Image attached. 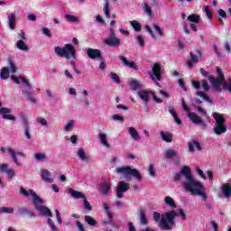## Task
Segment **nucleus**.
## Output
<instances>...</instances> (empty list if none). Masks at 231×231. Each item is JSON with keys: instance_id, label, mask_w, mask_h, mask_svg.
Segmentation results:
<instances>
[{"instance_id": "nucleus-9", "label": "nucleus", "mask_w": 231, "mask_h": 231, "mask_svg": "<svg viewBox=\"0 0 231 231\" xmlns=\"http://www.w3.org/2000/svg\"><path fill=\"white\" fill-rule=\"evenodd\" d=\"M20 118L22 119L23 125V129H24V133H25V137L30 140L32 138V134L30 133L31 131V127H30V124L28 121L27 116L24 115V113H21L20 114Z\"/></svg>"}, {"instance_id": "nucleus-5", "label": "nucleus", "mask_w": 231, "mask_h": 231, "mask_svg": "<svg viewBox=\"0 0 231 231\" xmlns=\"http://www.w3.org/2000/svg\"><path fill=\"white\" fill-rule=\"evenodd\" d=\"M217 74L218 75L217 79H215V77H208V80L215 91H222L220 86L223 85L224 88V81H225V73L219 68V66H217Z\"/></svg>"}, {"instance_id": "nucleus-53", "label": "nucleus", "mask_w": 231, "mask_h": 231, "mask_svg": "<svg viewBox=\"0 0 231 231\" xmlns=\"http://www.w3.org/2000/svg\"><path fill=\"white\" fill-rule=\"evenodd\" d=\"M144 10H145L146 14H148V15H150V16L152 15V7L150 6V5H148V3H144Z\"/></svg>"}, {"instance_id": "nucleus-4", "label": "nucleus", "mask_w": 231, "mask_h": 231, "mask_svg": "<svg viewBox=\"0 0 231 231\" xmlns=\"http://www.w3.org/2000/svg\"><path fill=\"white\" fill-rule=\"evenodd\" d=\"M213 118L216 120V125L214 126L215 134H222L223 133H226L227 127L225 125L226 118L224 115L221 113H213Z\"/></svg>"}, {"instance_id": "nucleus-43", "label": "nucleus", "mask_w": 231, "mask_h": 231, "mask_svg": "<svg viewBox=\"0 0 231 231\" xmlns=\"http://www.w3.org/2000/svg\"><path fill=\"white\" fill-rule=\"evenodd\" d=\"M8 63H9V67L11 68V71H13V73H16L18 68L17 66H15L14 59L12 57H9Z\"/></svg>"}, {"instance_id": "nucleus-18", "label": "nucleus", "mask_w": 231, "mask_h": 231, "mask_svg": "<svg viewBox=\"0 0 231 231\" xmlns=\"http://www.w3.org/2000/svg\"><path fill=\"white\" fill-rule=\"evenodd\" d=\"M188 117L193 122V124H200L201 125H204V127H207V124L203 122L202 118L196 113H189Z\"/></svg>"}, {"instance_id": "nucleus-8", "label": "nucleus", "mask_w": 231, "mask_h": 231, "mask_svg": "<svg viewBox=\"0 0 231 231\" xmlns=\"http://www.w3.org/2000/svg\"><path fill=\"white\" fill-rule=\"evenodd\" d=\"M150 93L152 96L153 100L158 104L162 102V98H159L157 95L153 91H148V89H142V91H138V97L144 101L145 104H148L150 100Z\"/></svg>"}, {"instance_id": "nucleus-52", "label": "nucleus", "mask_w": 231, "mask_h": 231, "mask_svg": "<svg viewBox=\"0 0 231 231\" xmlns=\"http://www.w3.org/2000/svg\"><path fill=\"white\" fill-rule=\"evenodd\" d=\"M176 216H180L183 220L187 219V216L183 210V208H180L178 212H176Z\"/></svg>"}, {"instance_id": "nucleus-54", "label": "nucleus", "mask_w": 231, "mask_h": 231, "mask_svg": "<svg viewBox=\"0 0 231 231\" xmlns=\"http://www.w3.org/2000/svg\"><path fill=\"white\" fill-rule=\"evenodd\" d=\"M73 127H74V122L73 120H69V122H68L67 125H65V131H71Z\"/></svg>"}, {"instance_id": "nucleus-60", "label": "nucleus", "mask_w": 231, "mask_h": 231, "mask_svg": "<svg viewBox=\"0 0 231 231\" xmlns=\"http://www.w3.org/2000/svg\"><path fill=\"white\" fill-rule=\"evenodd\" d=\"M100 60H101V62H100V64H99V68H100V69H103V70H104V69H106V62H105V60H104L102 54H101V59H100Z\"/></svg>"}, {"instance_id": "nucleus-34", "label": "nucleus", "mask_w": 231, "mask_h": 231, "mask_svg": "<svg viewBox=\"0 0 231 231\" xmlns=\"http://www.w3.org/2000/svg\"><path fill=\"white\" fill-rule=\"evenodd\" d=\"M0 77H1V79H9V77H10L9 68H7V67L2 68V69L0 71Z\"/></svg>"}, {"instance_id": "nucleus-37", "label": "nucleus", "mask_w": 231, "mask_h": 231, "mask_svg": "<svg viewBox=\"0 0 231 231\" xmlns=\"http://www.w3.org/2000/svg\"><path fill=\"white\" fill-rule=\"evenodd\" d=\"M85 221L90 225V226H96L97 225V221L94 217H91V216H85Z\"/></svg>"}, {"instance_id": "nucleus-6", "label": "nucleus", "mask_w": 231, "mask_h": 231, "mask_svg": "<svg viewBox=\"0 0 231 231\" xmlns=\"http://www.w3.org/2000/svg\"><path fill=\"white\" fill-rule=\"evenodd\" d=\"M116 172L118 174H124L125 178H129V176H134L136 178V180H143L142 174L139 172L138 169H132L129 165H126L125 167H117Z\"/></svg>"}, {"instance_id": "nucleus-14", "label": "nucleus", "mask_w": 231, "mask_h": 231, "mask_svg": "<svg viewBox=\"0 0 231 231\" xmlns=\"http://www.w3.org/2000/svg\"><path fill=\"white\" fill-rule=\"evenodd\" d=\"M0 106V115H3V118H5L7 120H15V116L14 115H10L12 113V109L9 107H2Z\"/></svg>"}, {"instance_id": "nucleus-16", "label": "nucleus", "mask_w": 231, "mask_h": 231, "mask_svg": "<svg viewBox=\"0 0 231 231\" xmlns=\"http://www.w3.org/2000/svg\"><path fill=\"white\" fill-rule=\"evenodd\" d=\"M119 60H122L123 64H125V66H127V68L138 69L136 62H134V60H128V59H126L125 55H119Z\"/></svg>"}, {"instance_id": "nucleus-33", "label": "nucleus", "mask_w": 231, "mask_h": 231, "mask_svg": "<svg viewBox=\"0 0 231 231\" xmlns=\"http://www.w3.org/2000/svg\"><path fill=\"white\" fill-rule=\"evenodd\" d=\"M190 57H191V59L187 61V65L189 68H193V65H194L193 62H195V63L199 62V57H198V55H194V53H192V51H190Z\"/></svg>"}, {"instance_id": "nucleus-35", "label": "nucleus", "mask_w": 231, "mask_h": 231, "mask_svg": "<svg viewBox=\"0 0 231 231\" xmlns=\"http://www.w3.org/2000/svg\"><path fill=\"white\" fill-rule=\"evenodd\" d=\"M223 89H225V91H229V93H231V78L227 79V80H226V79L224 78Z\"/></svg>"}, {"instance_id": "nucleus-31", "label": "nucleus", "mask_w": 231, "mask_h": 231, "mask_svg": "<svg viewBox=\"0 0 231 231\" xmlns=\"http://www.w3.org/2000/svg\"><path fill=\"white\" fill-rule=\"evenodd\" d=\"M170 114L173 116L174 118V122L178 125H181L182 122L179 116V115L176 113L175 109H169Z\"/></svg>"}, {"instance_id": "nucleus-56", "label": "nucleus", "mask_w": 231, "mask_h": 231, "mask_svg": "<svg viewBox=\"0 0 231 231\" xmlns=\"http://www.w3.org/2000/svg\"><path fill=\"white\" fill-rule=\"evenodd\" d=\"M136 39L138 41L139 45L141 47H143L145 44L143 37L142 35H137Z\"/></svg>"}, {"instance_id": "nucleus-10", "label": "nucleus", "mask_w": 231, "mask_h": 231, "mask_svg": "<svg viewBox=\"0 0 231 231\" xmlns=\"http://www.w3.org/2000/svg\"><path fill=\"white\" fill-rule=\"evenodd\" d=\"M129 189H130L129 183H126V181H119L116 189L117 198H123L125 192H127Z\"/></svg>"}, {"instance_id": "nucleus-32", "label": "nucleus", "mask_w": 231, "mask_h": 231, "mask_svg": "<svg viewBox=\"0 0 231 231\" xmlns=\"http://www.w3.org/2000/svg\"><path fill=\"white\" fill-rule=\"evenodd\" d=\"M161 136L164 142L171 143L172 142V134L171 133H164V131L161 132Z\"/></svg>"}, {"instance_id": "nucleus-20", "label": "nucleus", "mask_w": 231, "mask_h": 231, "mask_svg": "<svg viewBox=\"0 0 231 231\" xmlns=\"http://www.w3.org/2000/svg\"><path fill=\"white\" fill-rule=\"evenodd\" d=\"M189 152H195V147L198 149V151H202V146L200 142L198 140H192L188 143Z\"/></svg>"}, {"instance_id": "nucleus-29", "label": "nucleus", "mask_w": 231, "mask_h": 231, "mask_svg": "<svg viewBox=\"0 0 231 231\" xmlns=\"http://www.w3.org/2000/svg\"><path fill=\"white\" fill-rule=\"evenodd\" d=\"M129 134H131L132 138H134V140H141V135L135 127H129Z\"/></svg>"}, {"instance_id": "nucleus-2", "label": "nucleus", "mask_w": 231, "mask_h": 231, "mask_svg": "<svg viewBox=\"0 0 231 231\" xmlns=\"http://www.w3.org/2000/svg\"><path fill=\"white\" fill-rule=\"evenodd\" d=\"M176 210H171L162 214L160 212H153V219L156 223L160 222V228L162 230H173L176 226Z\"/></svg>"}, {"instance_id": "nucleus-3", "label": "nucleus", "mask_w": 231, "mask_h": 231, "mask_svg": "<svg viewBox=\"0 0 231 231\" xmlns=\"http://www.w3.org/2000/svg\"><path fill=\"white\" fill-rule=\"evenodd\" d=\"M54 51L58 57H65V59H76L77 51L73 44L67 43L61 48L60 46H54Z\"/></svg>"}, {"instance_id": "nucleus-58", "label": "nucleus", "mask_w": 231, "mask_h": 231, "mask_svg": "<svg viewBox=\"0 0 231 231\" xmlns=\"http://www.w3.org/2000/svg\"><path fill=\"white\" fill-rule=\"evenodd\" d=\"M206 14L209 19H212L213 14L208 5L205 6Z\"/></svg>"}, {"instance_id": "nucleus-24", "label": "nucleus", "mask_w": 231, "mask_h": 231, "mask_svg": "<svg viewBox=\"0 0 231 231\" xmlns=\"http://www.w3.org/2000/svg\"><path fill=\"white\" fill-rule=\"evenodd\" d=\"M8 151H9V154H11V158H13V161L14 162V163H16V165H20V162L17 158V154H20V156H24L23 152H15V151L14 149H12V147H8Z\"/></svg>"}, {"instance_id": "nucleus-12", "label": "nucleus", "mask_w": 231, "mask_h": 231, "mask_svg": "<svg viewBox=\"0 0 231 231\" xmlns=\"http://www.w3.org/2000/svg\"><path fill=\"white\" fill-rule=\"evenodd\" d=\"M98 190L100 194H103V196H107L111 193V183L108 181H103L100 183Z\"/></svg>"}, {"instance_id": "nucleus-17", "label": "nucleus", "mask_w": 231, "mask_h": 231, "mask_svg": "<svg viewBox=\"0 0 231 231\" xmlns=\"http://www.w3.org/2000/svg\"><path fill=\"white\" fill-rule=\"evenodd\" d=\"M104 42L107 44V46L116 47L120 46L122 41L118 37H116V33H115L112 39H105Z\"/></svg>"}, {"instance_id": "nucleus-23", "label": "nucleus", "mask_w": 231, "mask_h": 231, "mask_svg": "<svg viewBox=\"0 0 231 231\" xmlns=\"http://www.w3.org/2000/svg\"><path fill=\"white\" fill-rule=\"evenodd\" d=\"M152 73L155 75L157 80H161L162 78V66L160 62H155L152 67Z\"/></svg>"}, {"instance_id": "nucleus-36", "label": "nucleus", "mask_w": 231, "mask_h": 231, "mask_svg": "<svg viewBox=\"0 0 231 231\" xmlns=\"http://www.w3.org/2000/svg\"><path fill=\"white\" fill-rule=\"evenodd\" d=\"M178 156L176 151L173 149H167L165 152V158L167 159H171V158H176Z\"/></svg>"}, {"instance_id": "nucleus-40", "label": "nucleus", "mask_w": 231, "mask_h": 231, "mask_svg": "<svg viewBox=\"0 0 231 231\" xmlns=\"http://www.w3.org/2000/svg\"><path fill=\"white\" fill-rule=\"evenodd\" d=\"M34 158L38 160V162H44L45 160H47L45 152H35Z\"/></svg>"}, {"instance_id": "nucleus-28", "label": "nucleus", "mask_w": 231, "mask_h": 231, "mask_svg": "<svg viewBox=\"0 0 231 231\" xmlns=\"http://www.w3.org/2000/svg\"><path fill=\"white\" fill-rule=\"evenodd\" d=\"M16 47L23 51H28L30 50L29 46L26 44V42H24L23 40L17 41Z\"/></svg>"}, {"instance_id": "nucleus-19", "label": "nucleus", "mask_w": 231, "mask_h": 231, "mask_svg": "<svg viewBox=\"0 0 231 231\" xmlns=\"http://www.w3.org/2000/svg\"><path fill=\"white\" fill-rule=\"evenodd\" d=\"M0 171L5 172L11 180L15 176V171H14V169H9L7 163H2V165H0Z\"/></svg>"}, {"instance_id": "nucleus-49", "label": "nucleus", "mask_w": 231, "mask_h": 231, "mask_svg": "<svg viewBox=\"0 0 231 231\" xmlns=\"http://www.w3.org/2000/svg\"><path fill=\"white\" fill-rule=\"evenodd\" d=\"M65 17L67 21H69L71 23H77L79 21V17H77L76 15H71L69 14H67Z\"/></svg>"}, {"instance_id": "nucleus-51", "label": "nucleus", "mask_w": 231, "mask_h": 231, "mask_svg": "<svg viewBox=\"0 0 231 231\" xmlns=\"http://www.w3.org/2000/svg\"><path fill=\"white\" fill-rule=\"evenodd\" d=\"M0 212H6L7 214H12L14 212V208L11 207H2L0 208Z\"/></svg>"}, {"instance_id": "nucleus-55", "label": "nucleus", "mask_w": 231, "mask_h": 231, "mask_svg": "<svg viewBox=\"0 0 231 231\" xmlns=\"http://www.w3.org/2000/svg\"><path fill=\"white\" fill-rule=\"evenodd\" d=\"M36 122H38L39 124H42V125H48L47 120H45V118H42V116H38L36 118Z\"/></svg>"}, {"instance_id": "nucleus-13", "label": "nucleus", "mask_w": 231, "mask_h": 231, "mask_svg": "<svg viewBox=\"0 0 231 231\" xmlns=\"http://www.w3.org/2000/svg\"><path fill=\"white\" fill-rule=\"evenodd\" d=\"M87 55L89 59H102L101 50H97L95 48H88Z\"/></svg>"}, {"instance_id": "nucleus-50", "label": "nucleus", "mask_w": 231, "mask_h": 231, "mask_svg": "<svg viewBox=\"0 0 231 231\" xmlns=\"http://www.w3.org/2000/svg\"><path fill=\"white\" fill-rule=\"evenodd\" d=\"M197 95L199 97H201L202 98H204V100H207L208 102H212L208 95H207V93H204V91H198Z\"/></svg>"}, {"instance_id": "nucleus-7", "label": "nucleus", "mask_w": 231, "mask_h": 231, "mask_svg": "<svg viewBox=\"0 0 231 231\" xmlns=\"http://www.w3.org/2000/svg\"><path fill=\"white\" fill-rule=\"evenodd\" d=\"M20 194H22L24 198H30L31 196L32 199V203H43V199L38 196L33 189H29V190H26V189L21 187Z\"/></svg>"}, {"instance_id": "nucleus-41", "label": "nucleus", "mask_w": 231, "mask_h": 231, "mask_svg": "<svg viewBox=\"0 0 231 231\" xmlns=\"http://www.w3.org/2000/svg\"><path fill=\"white\" fill-rule=\"evenodd\" d=\"M18 212L21 216H30V217L34 216L33 212H32L31 210H28L27 208H18Z\"/></svg>"}, {"instance_id": "nucleus-47", "label": "nucleus", "mask_w": 231, "mask_h": 231, "mask_svg": "<svg viewBox=\"0 0 231 231\" xmlns=\"http://www.w3.org/2000/svg\"><path fill=\"white\" fill-rule=\"evenodd\" d=\"M110 75H111V79H112V80H114V82H116L117 84H119L121 82V79H120L119 75H117V73H115V71H111Z\"/></svg>"}, {"instance_id": "nucleus-25", "label": "nucleus", "mask_w": 231, "mask_h": 231, "mask_svg": "<svg viewBox=\"0 0 231 231\" xmlns=\"http://www.w3.org/2000/svg\"><path fill=\"white\" fill-rule=\"evenodd\" d=\"M23 95H25L29 102H32V104H36L37 100L35 98L34 93H32V91H29L28 89H23Z\"/></svg>"}, {"instance_id": "nucleus-57", "label": "nucleus", "mask_w": 231, "mask_h": 231, "mask_svg": "<svg viewBox=\"0 0 231 231\" xmlns=\"http://www.w3.org/2000/svg\"><path fill=\"white\" fill-rule=\"evenodd\" d=\"M145 28H146V31L150 33V35H152V37L153 39H155L156 38L155 33H154L153 30L151 28V26H149V24H146Z\"/></svg>"}, {"instance_id": "nucleus-11", "label": "nucleus", "mask_w": 231, "mask_h": 231, "mask_svg": "<svg viewBox=\"0 0 231 231\" xmlns=\"http://www.w3.org/2000/svg\"><path fill=\"white\" fill-rule=\"evenodd\" d=\"M69 194L74 198V199H83V203H88L87 196L79 190L74 189H69Z\"/></svg>"}, {"instance_id": "nucleus-44", "label": "nucleus", "mask_w": 231, "mask_h": 231, "mask_svg": "<svg viewBox=\"0 0 231 231\" xmlns=\"http://www.w3.org/2000/svg\"><path fill=\"white\" fill-rule=\"evenodd\" d=\"M140 221L142 223V225H148V219L146 217L145 212H143V210L140 211Z\"/></svg>"}, {"instance_id": "nucleus-62", "label": "nucleus", "mask_w": 231, "mask_h": 231, "mask_svg": "<svg viewBox=\"0 0 231 231\" xmlns=\"http://www.w3.org/2000/svg\"><path fill=\"white\" fill-rule=\"evenodd\" d=\"M149 171H150L151 176H156L155 169H154L152 163H151V165H149Z\"/></svg>"}, {"instance_id": "nucleus-42", "label": "nucleus", "mask_w": 231, "mask_h": 231, "mask_svg": "<svg viewBox=\"0 0 231 231\" xmlns=\"http://www.w3.org/2000/svg\"><path fill=\"white\" fill-rule=\"evenodd\" d=\"M130 86H131V88L133 89V91H137V89H139V88H141V84H140L139 80H131Z\"/></svg>"}, {"instance_id": "nucleus-21", "label": "nucleus", "mask_w": 231, "mask_h": 231, "mask_svg": "<svg viewBox=\"0 0 231 231\" xmlns=\"http://www.w3.org/2000/svg\"><path fill=\"white\" fill-rule=\"evenodd\" d=\"M36 209L40 212L42 216H53L51 208H48V207H44V205L36 204Z\"/></svg>"}, {"instance_id": "nucleus-38", "label": "nucleus", "mask_w": 231, "mask_h": 231, "mask_svg": "<svg viewBox=\"0 0 231 231\" xmlns=\"http://www.w3.org/2000/svg\"><path fill=\"white\" fill-rule=\"evenodd\" d=\"M130 23L135 32H141V30H142L141 23H139L136 20H134V21H130Z\"/></svg>"}, {"instance_id": "nucleus-59", "label": "nucleus", "mask_w": 231, "mask_h": 231, "mask_svg": "<svg viewBox=\"0 0 231 231\" xmlns=\"http://www.w3.org/2000/svg\"><path fill=\"white\" fill-rule=\"evenodd\" d=\"M202 87L205 91H209V84L208 80H202Z\"/></svg>"}, {"instance_id": "nucleus-63", "label": "nucleus", "mask_w": 231, "mask_h": 231, "mask_svg": "<svg viewBox=\"0 0 231 231\" xmlns=\"http://www.w3.org/2000/svg\"><path fill=\"white\" fill-rule=\"evenodd\" d=\"M179 84L184 91H187L186 84H185L183 79H179Z\"/></svg>"}, {"instance_id": "nucleus-30", "label": "nucleus", "mask_w": 231, "mask_h": 231, "mask_svg": "<svg viewBox=\"0 0 231 231\" xmlns=\"http://www.w3.org/2000/svg\"><path fill=\"white\" fill-rule=\"evenodd\" d=\"M188 21L191 23H200L201 17L198 14H190V15H188Z\"/></svg>"}, {"instance_id": "nucleus-26", "label": "nucleus", "mask_w": 231, "mask_h": 231, "mask_svg": "<svg viewBox=\"0 0 231 231\" xmlns=\"http://www.w3.org/2000/svg\"><path fill=\"white\" fill-rule=\"evenodd\" d=\"M222 192L226 198L231 197V185L230 183H225L222 185Z\"/></svg>"}, {"instance_id": "nucleus-45", "label": "nucleus", "mask_w": 231, "mask_h": 231, "mask_svg": "<svg viewBox=\"0 0 231 231\" xmlns=\"http://www.w3.org/2000/svg\"><path fill=\"white\" fill-rule=\"evenodd\" d=\"M104 12H105L106 17H107V18L111 17V10H110L109 2L105 3Z\"/></svg>"}, {"instance_id": "nucleus-15", "label": "nucleus", "mask_w": 231, "mask_h": 231, "mask_svg": "<svg viewBox=\"0 0 231 231\" xmlns=\"http://www.w3.org/2000/svg\"><path fill=\"white\" fill-rule=\"evenodd\" d=\"M42 180L46 183H53L54 180L51 178V172L48 169H42Z\"/></svg>"}, {"instance_id": "nucleus-27", "label": "nucleus", "mask_w": 231, "mask_h": 231, "mask_svg": "<svg viewBox=\"0 0 231 231\" xmlns=\"http://www.w3.org/2000/svg\"><path fill=\"white\" fill-rule=\"evenodd\" d=\"M15 21H16V15L14 12H11L9 14V28L11 30H14L15 28Z\"/></svg>"}, {"instance_id": "nucleus-61", "label": "nucleus", "mask_w": 231, "mask_h": 231, "mask_svg": "<svg viewBox=\"0 0 231 231\" xmlns=\"http://www.w3.org/2000/svg\"><path fill=\"white\" fill-rule=\"evenodd\" d=\"M200 73L203 77H208V80H209V77H212V75H209L208 71H206V69H204V68L200 69Z\"/></svg>"}, {"instance_id": "nucleus-46", "label": "nucleus", "mask_w": 231, "mask_h": 231, "mask_svg": "<svg viewBox=\"0 0 231 231\" xmlns=\"http://www.w3.org/2000/svg\"><path fill=\"white\" fill-rule=\"evenodd\" d=\"M78 156H79V160H82V161L86 160L87 156L83 147H79L78 151Z\"/></svg>"}, {"instance_id": "nucleus-22", "label": "nucleus", "mask_w": 231, "mask_h": 231, "mask_svg": "<svg viewBox=\"0 0 231 231\" xmlns=\"http://www.w3.org/2000/svg\"><path fill=\"white\" fill-rule=\"evenodd\" d=\"M104 208H105L106 213L107 214V217H108V220L104 221L105 225H113L114 216L111 212L110 205L108 203H105Z\"/></svg>"}, {"instance_id": "nucleus-48", "label": "nucleus", "mask_w": 231, "mask_h": 231, "mask_svg": "<svg viewBox=\"0 0 231 231\" xmlns=\"http://www.w3.org/2000/svg\"><path fill=\"white\" fill-rule=\"evenodd\" d=\"M153 29L158 32V34L162 37L164 35L162 26H159V24H153Z\"/></svg>"}, {"instance_id": "nucleus-1", "label": "nucleus", "mask_w": 231, "mask_h": 231, "mask_svg": "<svg viewBox=\"0 0 231 231\" xmlns=\"http://www.w3.org/2000/svg\"><path fill=\"white\" fill-rule=\"evenodd\" d=\"M183 176H185L187 180L186 183H184L186 190H189L191 194H198L199 196H201V198L206 201L208 199V196L205 192V189L200 181H197L195 178H193L191 169L188 167V165H184L180 172H176L174 174V181H180Z\"/></svg>"}, {"instance_id": "nucleus-39", "label": "nucleus", "mask_w": 231, "mask_h": 231, "mask_svg": "<svg viewBox=\"0 0 231 231\" xmlns=\"http://www.w3.org/2000/svg\"><path fill=\"white\" fill-rule=\"evenodd\" d=\"M99 138H100L101 143H103V145H106V147H110V143H108L107 136L105 133H100Z\"/></svg>"}, {"instance_id": "nucleus-64", "label": "nucleus", "mask_w": 231, "mask_h": 231, "mask_svg": "<svg viewBox=\"0 0 231 231\" xmlns=\"http://www.w3.org/2000/svg\"><path fill=\"white\" fill-rule=\"evenodd\" d=\"M128 226H129V231H136V228H135L134 223H132V221H130L128 223Z\"/></svg>"}]
</instances>
